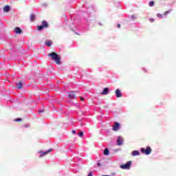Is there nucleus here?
Returning <instances> with one entry per match:
<instances>
[{
    "label": "nucleus",
    "instance_id": "1",
    "mask_svg": "<svg viewBox=\"0 0 176 176\" xmlns=\"http://www.w3.org/2000/svg\"><path fill=\"white\" fill-rule=\"evenodd\" d=\"M48 57H50L51 60L55 61L56 64L60 65L61 64V57L59 56L56 52H51L48 54Z\"/></svg>",
    "mask_w": 176,
    "mask_h": 176
},
{
    "label": "nucleus",
    "instance_id": "2",
    "mask_svg": "<svg viewBox=\"0 0 176 176\" xmlns=\"http://www.w3.org/2000/svg\"><path fill=\"white\" fill-rule=\"evenodd\" d=\"M49 27V24L46 21H43L41 22V25H38L37 26V30L38 31H42L43 28H47Z\"/></svg>",
    "mask_w": 176,
    "mask_h": 176
},
{
    "label": "nucleus",
    "instance_id": "3",
    "mask_svg": "<svg viewBox=\"0 0 176 176\" xmlns=\"http://www.w3.org/2000/svg\"><path fill=\"white\" fill-rule=\"evenodd\" d=\"M142 153H144V155H151V153L152 152V148H151L150 146H147L146 148H142L140 149Z\"/></svg>",
    "mask_w": 176,
    "mask_h": 176
},
{
    "label": "nucleus",
    "instance_id": "4",
    "mask_svg": "<svg viewBox=\"0 0 176 176\" xmlns=\"http://www.w3.org/2000/svg\"><path fill=\"white\" fill-rule=\"evenodd\" d=\"M130 167H131V161H128L125 164L120 166V168H122V170H129Z\"/></svg>",
    "mask_w": 176,
    "mask_h": 176
},
{
    "label": "nucleus",
    "instance_id": "5",
    "mask_svg": "<svg viewBox=\"0 0 176 176\" xmlns=\"http://www.w3.org/2000/svg\"><path fill=\"white\" fill-rule=\"evenodd\" d=\"M76 93H79V91H72L71 92H68L67 97H69V98H70L71 100H74L75 99V94H76Z\"/></svg>",
    "mask_w": 176,
    "mask_h": 176
},
{
    "label": "nucleus",
    "instance_id": "6",
    "mask_svg": "<svg viewBox=\"0 0 176 176\" xmlns=\"http://www.w3.org/2000/svg\"><path fill=\"white\" fill-rule=\"evenodd\" d=\"M119 129H120V124H119V122H114V124L113 125V131H118Z\"/></svg>",
    "mask_w": 176,
    "mask_h": 176
},
{
    "label": "nucleus",
    "instance_id": "7",
    "mask_svg": "<svg viewBox=\"0 0 176 176\" xmlns=\"http://www.w3.org/2000/svg\"><path fill=\"white\" fill-rule=\"evenodd\" d=\"M109 93V88L106 87L103 89L102 92H100V94L102 96H107V94H108Z\"/></svg>",
    "mask_w": 176,
    "mask_h": 176
},
{
    "label": "nucleus",
    "instance_id": "8",
    "mask_svg": "<svg viewBox=\"0 0 176 176\" xmlns=\"http://www.w3.org/2000/svg\"><path fill=\"white\" fill-rule=\"evenodd\" d=\"M116 96L118 98H120V97H123V94H122L120 89H118L116 90Z\"/></svg>",
    "mask_w": 176,
    "mask_h": 176
},
{
    "label": "nucleus",
    "instance_id": "9",
    "mask_svg": "<svg viewBox=\"0 0 176 176\" xmlns=\"http://www.w3.org/2000/svg\"><path fill=\"white\" fill-rule=\"evenodd\" d=\"M53 149L50 148L47 151H40V153H41V155H40V157H42V156H45V155H47L50 152H52Z\"/></svg>",
    "mask_w": 176,
    "mask_h": 176
},
{
    "label": "nucleus",
    "instance_id": "10",
    "mask_svg": "<svg viewBox=\"0 0 176 176\" xmlns=\"http://www.w3.org/2000/svg\"><path fill=\"white\" fill-rule=\"evenodd\" d=\"M123 144V139L122 138V136H118L117 140V145H122Z\"/></svg>",
    "mask_w": 176,
    "mask_h": 176
},
{
    "label": "nucleus",
    "instance_id": "11",
    "mask_svg": "<svg viewBox=\"0 0 176 176\" xmlns=\"http://www.w3.org/2000/svg\"><path fill=\"white\" fill-rule=\"evenodd\" d=\"M14 32H15V34H21V32H23L21 29H20V28H19V27L15 28L14 29Z\"/></svg>",
    "mask_w": 176,
    "mask_h": 176
},
{
    "label": "nucleus",
    "instance_id": "12",
    "mask_svg": "<svg viewBox=\"0 0 176 176\" xmlns=\"http://www.w3.org/2000/svg\"><path fill=\"white\" fill-rule=\"evenodd\" d=\"M16 87L17 89H23V81H19V83L16 84Z\"/></svg>",
    "mask_w": 176,
    "mask_h": 176
},
{
    "label": "nucleus",
    "instance_id": "13",
    "mask_svg": "<svg viewBox=\"0 0 176 176\" xmlns=\"http://www.w3.org/2000/svg\"><path fill=\"white\" fill-rule=\"evenodd\" d=\"M132 156H140V153L138 151H133L131 153Z\"/></svg>",
    "mask_w": 176,
    "mask_h": 176
},
{
    "label": "nucleus",
    "instance_id": "14",
    "mask_svg": "<svg viewBox=\"0 0 176 176\" xmlns=\"http://www.w3.org/2000/svg\"><path fill=\"white\" fill-rule=\"evenodd\" d=\"M10 10V6H6L4 8H3V12H9Z\"/></svg>",
    "mask_w": 176,
    "mask_h": 176
},
{
    "label": "nucleus",
    "instance_id": "15",
    "mask_svg": "<svg viewBox=\"0 0 176 176\" xmlns=\"http://www.w3.org/2000/svg\"><path fill=\"white\" fill-rule=\"evenodd\" d=\"M30 19V21H35L36 16L34 14H31Z\"/></svg>",
    "mask_w": 176,
    "mask_h": 176
},
{
    "label": "nucleus",
    "instance_id": "16",
    "mask_svg": "<svg viewBox=\"0 0 176 176\" xmlns=\"http://www.w3.org/2000/svg\"><path fill=\"white\" fill-rule=\"evenodd\" d=\"M104 156H108V155H109V150H108V148L104 149Z\"/></svg>",
    "mask_w": 176,
    "mask_h": 176
},
{
    "label": "nucleus",
    "instance_id": "17",
    "mask_svg": "<svg viewBox=\"0 0 176 176\" xmlns=\"http://www.w3.org/2000/svg\"><path fill=\"white\" fill-rule=\"evenodd\" d=\"M53 43L52 42V41H47L46 43H45V45H47V46H52V44Z\"/></svg>",
    "mask_w": 176,
    "mask_h": 176
},
{
    "label": "nucleus",
    "instance_id": "18",
    "mask_svg": "<svg viewBox=\"0 0 176 176\" xmlns=\"http://www.w3.org/2000/svg\"><path fill=\"white\" fill-rule=\"evenodd\" d=\"M173 10H169L168 11H166L165 12H164V16H167V14H168V13H170Z\"/></svg>",
    "mask_w": 176,
    "mask_h": 176
},
{
    "label": "nucleus",
    "instance_id": "19",
    "mask_svg": "<svg viewBox=\"0 0 176 176\" xmlns=\"http://www.w3.org/2000/svg\"><path fill=\"white\" fill-rule=\"evenodd\" d=\"M154 5H155V1H151L149 2V6L152 7V6H154Z\"/></svg>",
    "mask_w": 176,
    "mask_h": 176
},
{
    "label": "nucleus",
    "instance_id": "20",
    "mask_svg": "<svg viewBox=\"0 0 176 176\" xmlns=\"http://www.w3.org/2000/svg\"><path fill=\"white\" fill-rule=\"evenodd\" d=\"M157 17H159V19H163V14H157Z\"/></svg>",
    "mask_w": 176,
    "mask_h": 176
},
{
    "label": "nucleus",
    "instance_id": "21",
    "mask_svg": "<svg viewBox=\"0 0 176 176\" xmlns=\"http://www.w3.org/2000/svg\"><path fill=\"white\" fill-rule=\"evenodd\" d=\"M78 135H79V137H80V138L83 137V132H80V133H78Z\"/></svg>",
    "mask_w": 176,
    "mask_h": 176
},
{
    "label": "nucleus",
    "instance_id": "22",
    "mask_svg": "<svg viewBox=\"0 0 176 176\" xmlns=\"http://www.w3.org/2000/svg\"><path fill=\"white\" fill-rule=\"evenodd\" d=\"M14 122H21V118H17L14 120Z\"/></svg>",
    "mask_w": 176,
    "mask_h": 176
},
{
    "label": "nucleus",
    "instance_id": "23",
    "mask_svg": "<svg viewBox=\"0 0 176 176\" xmlns=\"http://www.w3.org/2000/svg\"><path fill=\"white\" fill-rule=\"evenodd\" d=\"M149 21H150L151 23H153V21H155V19L151 18V19H149Z\"/></svg>",
    "mask_w": 176,
    "mask_h": 176
},
{
    "label": "nucleus",
    "instance_id": "24",
    "mask_svg": "<svg viewBox=\"0 0 176 176\" xmlns=\"http://www.w3.org/2000/svg\"><path fill=\"white\" fill-rule=\"evenodd\" d=\"M80 101H85V98H83L82 96H80Z\"/></svg>",
    "mask_w": 176,
    "mask_h": 176
},
{
    "label": "nucleus",
    "instance_id": "25",
    "mask_svg": "<svg viewBox=\"0 0 176 176\" xmlns=\"http://www.w3.org/2000/svg\"><path fill=\"white\" fill-rule=\"evenodd\" d=\"M98 24H99V25H100V26H101V25H104V23H101V22H99Z\"/></svg>",
    "mask_w": 176,
    "mask_h": 176
},
{
    "label": "nucleus",
    "instance_id": "26",
    "mask_svg": "<svg viewBox=\"0 0 176 176\" xmlns=\"http://www.w3.org/2000/svg\"><path fill=\"white\" fill-rule=\"evenodd\" d=\"M72 133L73 134H76V131L75 130H73V131H72Z\"/></svg>",
    "mask_w": 176,
    "mask_h": 176
},
{
    "label": "nucleus",
    "instance_id": "27",
    "mask_svg": "<svg viewBox=\"0 0 176 176\" xmlns=\"http://www.w3.org/2000/svg\"><path fill=\"white\" fill-rule=\"evenodd\" d=\"M43 112H44V110H40V111H38L39 113H43Z\"/></svg>",
    "mask_w": 176,
    "mask_h": 176
},
{
    "label": "nucleus",
    "instance_id": "28",
    "mask_svg": "<svg viewBox=\"0 0 176 176\" xmlns=\"http://www.w3.org/2000/svg\"><path fill=\"white\" fill-rule=\"evenodd\" d=\"M117 27H118V28H120V24H118Z\"/></svg>",
    "mask_w": 176,
    "mask_h": 176
},
{
    "label": "nucleus",
    "instance_id": "29",
    "mask_svg": "<svg viewBox=\"0 0 176 176\" xmlns=\"http://www.w3.org/2000/svg\"><path fill=\"white\" fill-rule=\"evenodd\" d=\"M24 127H30V125H24Z\"/></svg>",
    "mask_w": 176,
    "mask_h": 176
}]
</instances>
